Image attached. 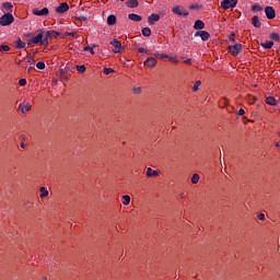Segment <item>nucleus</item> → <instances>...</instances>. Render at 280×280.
<instances>
[{"instance_id":"nucleus-39","label":"nucleus","mask_w":280,"mask_h":280,"mask_svg":"<svg viewBox=\"0 0 280 280\" xmlns=\"http://www.w3.org/2000/svg\"><path fill=\"white\" fill-rule=\"evenodd\" d=\"M141 91V86L133 88V93H136L137 95H140Z\"/></svg>"},{"instance_id":"nucleus-29","label":"nucleus","mask_w":280,"mask_h":280,"mask_svg":"<svg viewBox=\"0 0 280 280\" xmlns=\"http://www.w3.org/2000/svg\"><path fill=\"white\" fill-rule=\"evenodd\" d=\"M114 72H115V70H113L112 68H104V70H103V73L105 75H110V73H114Z\"/></svg>"},{"instance_id":"nucleus-31","label":"nucleus","mask_w":280,"mask_h":280,"mask_svg":"<svg viewBox=\"0 0 280 280\" xmlns=\"http://www.w3.org/2000/svg\"><path fill=\"white\" fill-rule=\"evenodd\" d=\"M270 38H271L272 40H276V42H279V40H280V36H279V34H277V33H271Z\"/></svg>"},{"instance_id":"nucleus-6","label":"nucleus","mask_w":280,"mask_h":280,"mask_svg":"<svg viewBox=\"0 0 280 280\" xmlns=\"http://www.w3.org/2000/svg\"><path fill=\"white\" fill-rule=\"evenodd\" d=\"M144 67H148V69H154L156 67V58L155 57H149L143 62Z\"/></svg>"},{"instance_id":"nucleus-43","label":"nucleus","mask_w":280,"mask_h":280,"mask_svg":"<svg viewBox=\"0 0 280 280\" xmlns=\"http://www.w3.org/2000/svg\"><path fill=\"white\" fill-rule=\"evenodd\" d=\"M67 36H75V32L66 33Z\"/></svg>"},{"instance_id":"nucleus-17","label":"nucleus","mask_w":280,"mask_h":280,"mask_svg":"<svg viewBox=\"0 0 280 280\" xmlns=\"http://www.w3.org/2000/svg\"><path fill=\"white\" fill-rule=\"evenodd\" d=\"M2 8L5 12L10 13L12 12V8H14V5L12 4V2H4L2 4Z\"/></svg>"},{"instance_id":"nucleus-45","label":"nucleus","mask_w":280,"mask_h":280,"mask_svg":"<svg viewBox=\"0 0 280 280\" xmlns=\"http://www.w3.org/2000/svg\"><path fill=\"white\" fill-rule=\"evenodd\" d=\"M189 62H191V59H186V60H185V63H186V65H189Z\"/></svg>"},{"instance_id":"nucleus-10","label":"nucleus","mask_w":280,"mask_h":280,"mask_svg":"<svg viewBox=\"0 0 280 280\" xmlns=\"http://www.w3.org/2000/svg\"><path fill=\"white\" fill-rule=\"evenodd\" d=\"M56 12L58 14H65V12H69V4L67 2L61 3L57 7Z\"/></svg>"},{"instance_id":"nucleus-42","label":"nucleus","mask_w":280,"mask_h":280,"mask_svg":"<svg viewBox=\"0 0 280 280\" xmlns=\"http://www.w3.org/2000/svg\"><path fill=\"white\" fill-rule=\"evenodd\" d=\"M230 40H232V43H235V34L230 35Z\"/></svg>"},{"instance_id":"nucleus-48","label":"nucleus","mask_w":280,"mask_h":280,"mask_svg":"<svg viewBox=\"0 0 280 280\" xmlns=\"http://www.w3.org/2000/svg\"><path fill=\"white\" fill-rule=\"evenodd\" d=\"M21 147H22V148H25V144H24V143H22V144H21Z\"/></svg>"},{"instance_id":"nucleus-36","label":"nucleus","mask_w":280,"mask_h":280,"mask_svg":"<svg viewBox=\"0 0 280 280\" xmlns=\"http://www.w3.org/2000/svg\"><path fill=\"white\" fill-rule=\"evenodd\" d=\"M36 67H37L39 70H43V69H45V62L39 61V62L36 63Z\"/></svg>"},{"instance_id":"nucleus-47","label":"nucleus","mask_w":280,"mask_h":280,"mask_svg":"<svg viewBox=\"0 0 280 280\" xmlns=\"http://www.w3.org/2000/svg\"><path fill=\"white\" fill-rule=\"evenodd\" d=\"M54 82H55V84H58V79H55Z\"/></svg>"},{"instance_id":"nucleus-23","label":"nucleus","mask_w":280,"mask_h":280,"mask_svg":"<svg viewBox=\"0 0 280 280\" xmlns=\"http://www.w3.org/2000/svg\"><path fill=\"white\" fill-rule=\"evenodd\" d=\"M25 46H26V44L23 43V40H21V38H19V39L15 42V47H16V49H25Z\"/></svg>"},{"instance_id":"nucleus-22","label":"nucleus","mask_w":280,"mask_h":280,"mask_svg":"<svg viewBox=\"0 0 280 280\" xmlns=\"http://www.w3.org/2000/svg\"><path fill=\"white\" fill-rule=\"evenodd\" d=\"M115 23H117V16H115L114 14L109 15L107 18V24L108 25H115Z\"/></svg>"},{"instance_id":"nucleus-19","label":"nucleus","mask_w":280,"mask_h":280,"mask_svg":"<svg viewBox=\"0 0 280 280\" xmlns=\"http://www.w3.org/2000/svg\"><path fill=\"white\" fill-rule=\"evenodd\" d=\"M190 183L192 185H198V183H200V175H198V173L192 174Z\"/></svg>"},{"instance_id":"nucleus-25","label":"nucleus","mask_w":280,"mask_h":280,"mask_svg":"<svg viewBox=\"0 0 280 280\" xmlns=\"http://www.w3.org/2000/svg\"><path fill=\"white\" fill-rule=\"evenodd\" d=\"M126 5L128 8H137V5H139V1H137V0H129V1L126 2Z\"/></svg>"},{"instance_id":"nucleus-21","label":"nucleus","mask_w":280,"mask_h":280,"mask_svg":"<svg viewBox=\"0 0 280 280\" xmlns=\"http://www.w3.org/2000/svg\"><path fill=\"white\" fill-rule=\"evenodd\" d=\"M266 104H268L269 106H277V100L272 96H268L266 98Z\"/></svg>"},{"instance_id":"nucleus-24","label":"nucleus","mask_w":280,"mask_h":280,"mask_svg":"<svg viewBox=\"0 0 280 280\" xmlns=\"http://www.w3.org/2000/svg\"><path fill=\"white\" fill-rule=\"evenodd\" d=\"M275 45V42H266V43H261L260 46L264 49H272V46Z\"/></svg>"},{"instance_id":"nucleus-32","label":"nucleus","mask_w":280,"mask_h":280,"mask_svg":"<svg viewBox=\"0 0 280 280\" xmlns=\"http://www.w3.org/2000/svg\"><path fill=\"white\" fill-rule=\"evenodd\" d=\"M77 71H79V73H84V71H86V67L84 65L77 66Z\"/></svg>"},{"instance_id":"nucleus-5","label":"nucleus","mask_w":280,"mask_h":280,"mask_svg":"<svg viewBox=\"0 0 280 280\" xmlns=\"http://www.w3.org/2000/svg\"><path fill=\"white\" fill-rule=\"evenodd\" d=\"M173 12L178 16H189V12H187L183 7H174Z\"/></svg>"},{"instance_id":"nucleus-40","label":"nucleus","mask_w":280,"mask_h":280,"mask_svg":"<svg viewBox=\"0 0 280 280\" xmlns=\"http://www.w3.org/2000/svg\"><path fill=\"white\" fill-rule=\"evenodd\" d=\"M138 51H139L140 54H148V49H147V48H143V47L138 48Z\"/></svg>"},{"instance_id":"nucleus-35","label":"nucleus","mask_w":280,"mask_h":280,"mask_svg":"<svg viewBox=\"0 0 280 280\" xmlns=\"http://www.w3.org/2000/svg\"><path fill=\"white\" fill-rule=\"evenodd\" d=\"M168 60H171V62H174L175 65H178V59L176 58V56H171V57H167Z\"/></svg>"},{"instance_id":"nucleus-15","label":"nucleus","mask_w":280,"mask_h":280,"mask_svg":"<svg viewBox=\"0 0 280 280\" xmlns=\"http://www.w3.org/2000/svg\"><path fill=\"white\" fill-rule=\"evenodd\" d=\"M39 198L40 200H45V198H47L49 196V190L45 187V186H42L39 188Z\"/></svg>"},{"instance_id":"nucleus-18","label":"nucleus","mask_w":280,"mask_h":280,"mask_svg":"<svg viewBox=\"0 0 280 280\" xmlns=\"http://www.w3.org/2000/svg\"><path fill=\"white\" fill-rule=\"evenodd\" d=\"M195 30H205V22L202 20H197L194 24Z\"/></svg>"},{"instance_id":"nucleus-37","label":"nucleus","mask_w":280,"mask_h":280,"mask_svg":"<svg viewBox=\"0 0 280 280\" xmlns=\"http://www.w3.org/2000/svg\"><path fill=\"white\" fill-rule=\"evenodd\" d=\"M9 49H10V46H8V45L0 46V50H2V52L8 51Z\"/></svg>"},{"instance_id":"nucleus-50","label":"nucleus","mask_w":280,"mask_h":280,"mask_svg":"<svg viewBox=\"0 0 280 280\" xmlns=\"http://www.w3.org/2000/svg\"><path fill=\"white\" fill-rule=\"evenodd\" d=\"M42 280H47V277H44Z\"/></svg>"},{"instance_id":"nucleus-30","label":"nucleus","mask_w":280,"mask_h":280,"mask_svg":"<svg viewBox=\"0 0 280 280\" xmlns=\"http://www.w3.org/2000/svg\"><path fill=\"white\" fill-rule=\"evenodd\" d=\"M83 51H90V54H92V56H95V50H93V48L91 46H85L83 48Z\"/></svg>"},{"instance_id":"nucleus-20","label":"nucleus","mask_w":280,"mask_h":280,"mask_svg":"<svg viewBox=\"0 0 280 280\" xmlns=\"http://www.w3.org/2000/svg\"><path fill=\"white\" fill-rule=\"evenodd\" d=\"M252 24L254 27H261V22L259 21V16L254 15L252 19Z\"/></svg>"},{"instance_id":"nucleus-16","label":"nucleus","mask_w":280,"mask_h":280,"mask_svg":"<svg viewBox=\"0 0 280 280\" xmlns=\"http://www.w3.org/2000/svg\"><path fill=\"white\" fill-rule=\"evenodd\" d=\"M128 19L130 20V21H135L136 23H139V21H141V15H139V14H137V13H130L129 15H128Z\"/></svg>"},{"instance_id":"nucleus-27","label":"nucleus","mask_w":280,"mask_h":280,"mask_svg":"<svg viewBox=\"0 0 280 280\" xmlns=\"http://www.w3.org/2000/svg\"><path fill=\"white\" fill-rule=\"evenodd\" d=\"M122 205H125V206L130 205V196H128V195L122 196Z\"/></svg>"},{"instance_id":"nucleus-46","label":"nucleus","mask_w":280,"mask_h":280,"mask_svg":"<svg viewBox=\"0 0 280 280\" xmlns=\"http://www.w3.org/2000/svg\"><path fill=\"white\" fill-rule=\"evenodd\" d=\"M80 21H86V18L81 16V18H80Z\"/></svg>"},{"instance_id":"nucleus-34","label":"nucleus","mask_w":280,"mask_h":280,"mask_svg":"<svg viewBox=\"0 0 280 280\" xmlns=\"http://www.w3.org/2000/svg\"><path fill=\"white\" fill-rule=\"evenodd\" d=\"M252 10H254V11H256V12H259V11L262 10V8H261V5H259V4H255V5L252 7Z\"/></svg>"},{"instance_id":"nucleus-4","label":"nucleus","mask_w":280,"mask_h":280,"mask_svg":"<svg viewBox=\"0 0 280 280\" xmlns=\"http://www.w3.org/2000/svg\"><path fill=\"white\" fill-rule=\"evenodd\" d=\"M229 51H230V54H232V56H237L240 54V51H242V44L231 45L229 47Z\"/></svg>"},{"instance_id":"nucleus-14","label":"nucleus","mask_w":280,"mask_h":280,"mask_svg":"<svg viewBox=\"0 0 280 280\" xmlns=\"http://www.w3.org/2000/svg\"><path fill=\"white\" fill-rule=\"evenodd\" d=\"M195 36H200L201 40H207L211 35L207 31H198Z\"/></svg>"},{"instance_id":"nucleus-26","label":"nucleus","mask_w":280,"mask_h":280,"mask_svg":"<svg viewBox=\"0 0 280 280\" xmlns=\"http://www.w3.org/2000/svg\"><path fill=\"white\" fill-rule=\"evenodd\" d=\"M142 36H152V30L150 27H143L142 28Z\"/></svg>"},{"instance_id":"nucleus-41","label":"nucleus","mask_w":280,"mask_h":280,"mask_svg":"<svg viewBox=\"0 0 280 280\" xmlns=\"http://www.w3.org/2000/svg\"><path fill=\"white\" fill-rule=\"evenodd\" d=\"M258 220H266V214L259 213L257 214Z\"/></svg>"},{"instance_id":"nucleus-49","label":"nucleus","mask_w":280,"mask_h":280,"mask_svg":"<svg viewBox=\"0 0 280 280\" xmlns=\"http://www.w3.org/2000/svg\"><path fill=\"white\" fill-rule=\"evenodd\" d=\"M180 198H185V195H180Z\"/></svg>"},{"instance_id":"nucleus-2","label":"nucleus","mask_w":280,"mask_h":280,"mask_svg":"<svg viewBox=\"0 0 280 280\" xmlns=\"http://www.w3.org/2000/svg\"><path fill=\"white\" fill-rule=\"evenodd\" d=\"M12 23H14V15H12V13H5L0 18V25L3 27L12 25Z\"/></svg>"},{"instance_id":"nucleus-8","label":"nucleus","mask_w":280,"mask_h":280,"mask_svg":"<svg viewBox=\"0 0 280 280\" xmlns=\"http://www.w3.org/2000/svg\"><path fill=\"white\" fill-rule=\"evenodd\" d=\"M110 45L114 46V54H121V42H119L118 39H114L110 42Z\"/></svg>"},{"instance_id":"nucleus-28","label":"nucleus","mask_w":280,"mask_h":280,"mask_svg":"<svg viewBox=\"0 0 280 280\" xmlns=\"http://www.w3.org/2000/svg\"><path fill=\"white\" fill-rule=\"evenodd\" d=\"M153 58H160V60H163L164 58H170V56L155 52L153 54Z\"/></svg>"},{"instance_id":"nucleus-3","label":"nucleus","mask_w":280,"mask_h":280,"mask_svg":"<svg viewBox=\"0 0 280 280\" xmlns=\"http://www.w3.org/2000/svg\"><path fill=\"white\" fill-rule=\"evenodd\" d=\"M237 5V0H223L221 2V8L223 10H233Z\"/></svg>"},{"instance_id":"nucleus-44","label":"nucleus","mask_w":280,"mask_h":280,"mask_svg":"<svg viewBox=\"0 0 280 280\" xmlns=\"http://www.w3.org/2000/svg\"><path fill=\"white\" fill-rule=\"evenodd\" d=\"M244 113H245L244 109L241 108V109L238 110L237 115L242 116V115H244Z\"/></svg>"},{"instance_id":"nucleus-9","label":"nucleus","mask_w":280,"mask_h":280,"mask_svg":"<svg viewBox=\"0 0 280 280\" xmlns=\"http://www.w3.org/2000/svg\"><path fill=\"white\" fill-rule=\"evenodd\" d=\"M33 14L35 16H47V14H49V9L47 8H44L42 10L33 9Z\"/></svg>"},{"instance_id":"nucleus-12","label":"nucleus","mask_w":280,"mask_h":280,"mask_svg":"<svg viewBox=\"0 0 280 280\" xmlns=\"http://www.w3.org/2000/svg\"><path fill=\"white\" fill-rule=\"evenodd\" d=\"M147 178H152L154 176H161V172L152 170V167H148L145 172Z\"/></svg>"},{"instance_id":"nucleus-1","label":"nucleus","mask_w":280,"mask_h":280,"mask_svg":"<svg viewBox=\"0 0 280 280\" xmlns=\"http://www.w3.org/2000/svg\"><path fill=\"white\" fill-rule=\"evenodd\" d=\"M50 36H58V32L47 31L46 35H43V33H39L35 37H33L32 39L28 40L27 46L34 47V45H38V43H42L43 45H49Z\"/></svg>"},{"instance_id":"nucleus-7","label":"nucleus","mask_w":280,"mask_h":280,"mask_svg":"<svg viewBox=\"0 0 280 280\" xmlns=\"http://www.w3.org/2000/svg\"><path fill=\"white\" fill-rule=\"evenodd\" d=\"M265 14L267 19L272 20L275 16H277V12L275 11V8L272 7H266L265 8Z\"/></svg>"},{"instance_id":"nucleus-38","label":"nucleus","mask_w":280,"mask_h":280,"mask_svg":"<svg viewBox=\"0 0 280 280\" xmlns=\"http://www.w3.org/2000/svg\"><path fill=\"white\" fill-rule=\"evenodd\" d=\"M19 84H20V86H25V84H27V80L26 79H20Z\"/></svg>"},{"instance_id":"nucleus-13","label":"nucleus","mask_w":280,"mask_h":280,"mask_svg":"<svg viewBox=\"0 0 280 280\" xmlns=\"http://www.w3.org/2000/svg\"><path fill=\"white\" fill-rule=\"evenodd\" d=\"M161 20V15L156 14V13H152L149 18H148V22L149 25H154L156 23V21Z\"/></svg>"},{"instance_id":"nucleus-33","label":"nucleus","mask_w":280,"mask_h":280,"mask_svg":"<svg viewBox=\"0 0 280 280\" xmlns=\"http://www.w3.org/2000/svg\"><path fill=\"white\" fill-rule=\"evenodd\" d=\"M202 84L201 81H196V83L192 86V91H198L200 89V85Z\"/></svg>"},{"instance_id":"nucleus-51","label":"nucleus","mask_w":280,"mask_h":280,"mask_svg":"<svg viewBox=\"0 0 280 280\" xmlns=\"http://www.w3.org/2000/svg\"><path fill=\"white\" fill-rule=\"evenodd\" d=\"M257 101V97H254V102H256Z\"/></svg>"},{"instance_id":"nucleus-11","label":"nucleus","mask_w":280,"mask_h":280,"mask_svg":"<svg viewBox=\"0 0 280 280\" xmlns=\"http://www.w3.org/2000/svg\"><path fill=\"white\" fill-rule=\"evenodd\" d=\"M19 110H21L22 115H27V113H30V110H32V105L30 104H23L21 103L19 105Z\"/></svg>"}]
</instances>
